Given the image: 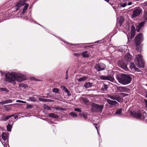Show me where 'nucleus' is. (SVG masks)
I'll return each instance as SVG.
<instances>
[{"label": "nucleus", "instance_id": "obj_12", "mask_svg": "<svg viewBox=\"0 0 147 147\" xmlns=\"http://www.w3.org/2000/svg\"><path fill=\"white\" fill-rule=\"evenodd\" d=\"M100 78L102 80H108L111 82H113L114 80V78L112 76H101L100 77Z\"/></svg>", "mask_w": 147, "mask_h": 147}, {"label": "nucleus", "instance_id": "obj_21", "mask_svg": "<svg viewBox=\"0 0 147 147\" xmlns=\"http://www.w3.org/2000/svg\"><path fill=\"white\" fill-rule=\"evenodd\" d=\"M83 56L85 57H88L89 56V55L88 51H85L83 52L82 53Z\"/></svg>", "mask_w": 147, "mask_h": 147}, {"label": "nucleus", "instance_id": "obj_20", "mask_svg": "<svg viewBox=\"0 0 147 147\" xmlns=\"http://www.w3.org/2000/svg\"><path fill=\"white\" fill-rule=\"evenodd\" d=\"M92 84L90 82H87L84 85V86L86 88H88L92 86Z\"/></svg>", "mask_w": 147, "mask_h": 147}, {"label": "nucleus", "instance_id": "obj_24", "mask_svg": "<svg viewBox=\"0 0 147 147\" xmlns=\"http://www.w3.org/2000/svg\"><path fill=\"white\" fill-rule=\"evenodd\" d=\"M69 115L73 118L77 117L78 116L77 114L75 112H71L69 114Z\"/></svg>", "mask_w": 147, "mask_h": 147}, {"label": "nucleus", "instance_id": "obj_26", "mask_svg": "<svg viewBox=\"0 0 147 147\" xmlns=\"http://www.w3.org/2000/svg\"><path fill=\"white\" fill-rule=\"evenodd\" d=\"M49 116L53 118H57L58 117L57 115L54 113H50L49 114Z\"/></svg>", "mask_w": 147, "mask_h": 147}, {"label": "nucleus", "instance_id": "obj_47", "mask_svg": "<svg viewBox=\"0 0 147 147\" xmlns=\"http://www.w3.org/2000/svg\"><path fill=\"white\" fill-rule=\"evenodd\" d=\"M12 115H13V116L14 117V118L15 119H16L18 117V115L16 114Z\"/></svg>", "mask_w": 147, "mask_h": 147}, {"label": "nucleus", "instance_id": "obj_48", "mask_svg": "<svg viewBox=\"0 0 147 147\" xmlns=\"http://www.w3.org/2000/svg\"><path fill=\"white\" fill-rule=\"evenodd\" d=\"M24 85H25L23 84H19V86L22 87H25V86H24Z\"/></svg>", "mask_w": 147, "mask_h": 147}, {"label": "nucleus", "instance_id": "obj_41", "mask_svg": "<svg viewBox=\"0 0 147 147\" xmlns=\"http://www.w3.org/2000/svg\"><path fill=\"white\" fill-rule=\"evenodd\" d=\"M74 111L79 112L82 111L81 109L80 108H76L74 109Z\"/></svg>", "mask_w": 147, "mask_h": 147}, {"label": "nucleus", "instance_id": "obj_17", "mask_svg": "<svg viewBox=\"0 0 147 147\" xmlns=\"http://www.w3.org/2000/svg\"><path fill=\"white\" fill-rule=\"evenodd\" d=\"M119 65L121 68L127 71L128 69L127 65L124 63L123 62H120L119 63Z\"/></svg>", "mask_w": 147, "mask_h": 147}, {"label": "nucleus", "instance_id": "obj_55", "mask_svg": "<svg viewBox=\"0 0 147 147\" xmlns=\"http://www.w3.org/2000/svg\"><path fill=\"white\" fill-rule=\"evenodd\" d=\"M119 22V23H120V24H122V22H121V21H120V22Z\"/></svg>", "mask_w": 147, "mask_h": 147}, {"label": "nucleus", "instance_id": "obj_35", "mask_svg": "<svg viewBox=\"0 0 147 147\" xmlns=\"http://www.w3.org/2000/svg\"><path fill=\"white\" fill-rule=\"evenodd\" d=\"M52 91L53 92L56 93H59V90L58 88H54L53 89Z\"/></svg>", "mask_w": 147, "mask_h": 147}, {"label": "nucleus", "instance_id": "obj_38", "mask_svg": "<svg viewBox=\"0 0 147 147\" xmlns=\"http://www.w3.org/2000/svg\"><path fill=\"white\" fill-rule=\"evenodd\" d=\"M0 90L7 92H8V90L7 89V88H0Z\"/></svg>", "mask_w": 147, "mask_h": 147}, {"label": "nucleus", "instance_id": "obj_28", "mask_svg": "<svg viewBox=\"0 0 147 147\" xmlns=\"http://www.w3.org/2000/svg\"><path fill=\"white\" fill-rule=\"evenodd\" d=\"M61 88L63 89L67 93L68 95H69V92L67 89L65 87V86H61Z\"/></svg>", "mask_w": 147, "mask_h": 147}, {"label": "nucleus", "instance_id": "obj_23", "mask_svg": "<svg viewBox=\"0 0 147 147\" xmlns=\"http://www.w3.org/2000/svg\"><path fill=\"white\" fill-rule=\"evenodd\" d=\"M25 5L24 6V8H23L22 11V13L24 14L26 12V10L27 9V8L29 6V4L25 3Z\"/></svg>", "mask_w": 147, "mask_h": 147}, {"label": "nucleus", "instance_id": "obj_43", "mask_svg": "<svg viewBox=\"0 0 147 147\" xmlns=\"http://www.w3.org/2000/svg\"><path fill=\"white\" fill-rule=\"evenodd\" d=\"M30 79L31 80H35V81H39L40 80H38L36 79L35 78H34V77H31V78H30Z\"/></svg>", "mask_w": 147, "mask_h": 147}, {"label": "nucleus", "instance_id": "obj_32", "mask_svg": "<svg viewBox=\"0 0 147 147\" xmlns=\"http://www.w3.org/2000/svg\"><path fill=\"white\" fill-rule=\"evenodd\" d=\"M12 126L10 124H8L7 126V129L8 131H11Z\"/></svg>", "mask_w": 147, "mask_h": 147}, {"label": "nucleus", "instance_id": "obj_1", "mask_svg": "<svg viewBox=\"0 0 147 147\" xmlns=\"http://www.w3.org/2000/svg\"><path fill=\"white\" fill-rule=\"evenodd\" d=\"M5 81L13 85L16 84L15 81L21 82L25 80L23 75L15 72H8L5 74Z\"/></svg>", "mask_w": 147, "mask_h": 147}, {"label": "nucleus", "instance_id": "obj_8", "mask_svg": "<svg viewBox=\"0 0 147 147\" xmlns=\"http://www.w3.org/2000/svg\"><path fill=\"white\" fill-rule=\"evenodd\" d=\"M141 11L142 9L139 7H137L135 8L133 11V13L131 15L132 17L134 18L139 16Z\"/></svg>", "mask_w": 147, "mask_h": 147}, {"label": "nucleus", "instance_id": "obj_22", "mask_svg": "<svg viewBox=\"0 0 147 147\" xmlns=\"http://www.w3.org/2000/svg\"><path fill=\"white\" fill-rule=\"evenodd\" d=\"M13 117V115H10L8 116H7L5 117H2L1 119V121H6L7 120L9 119L10 117Z\"/></svg>", "mask_w": 147, "mask_h": 147}, {"label": "nucleus", "instance_id": "obj_7", "mask_svg": "<svg viewBox=\"0 0 147 147\" xmlns=\"http://www.w3.org/2000/svg\"><path fill=\"white\" fill-rule=\"evenodd\" d=\"M108 97L112 99L116 100L119 102H121L123 101V99L117 95L115 94H113L112 95H108Z\"/></svg>", "mask_w": 147, "mask_h": 147}, {"label": "nucleus", "instance_id": "obj_44", "mask_svg": "<svg viewBox=\"0 0 147 147\" xmlns=\"http://www.w3.org/2000/svg\"><path fill=\"white\" fill-rule=\"evenodd\" d=\"M121 94L122 96L124 97L127 96L128 95V94H125L123 93H121Z\"/></svg>", "mask_w": 147, "mask_h": 147}, {"label": "nucleus", "instance_id": "obj_46", "mask_svg": "<svg viewBox=\"0 0 147 147\" xmlns=\"http://www.w3.org/2000/svg\"><path fill=\"white\" fill-rule=\"evenodd\" d=\"M6 104V101H3L2 102H0V105H3V104Z\"/></svg>", "mask_w": 147, "mask_h": 147}, {"label": "nucleus", "instance_id": "obj_31", "mask_svg": "<svg viewBox=\"0 0 147 147\" xmlns=\"http://www.w3.org/2000/svg\"><path fill=\"white\" fill-rule=\"evenodd\" d=\"M87 79V78L86 77H82L78 79V81L79 82H81L82 81H84L85 80Z\"/></svg>", "mask_w": 147, "mask_h": 147}, {"label": "nucleus", "instance_id": "obj_45", "mask_svg": "<svg viewBox=\"0 0 147 147\" xmlns=\"http://www.w3.org/2000/svg\"><path fill=\"white\" fill-rule=\"evenodd\" d=\"M30 98L31 101L35 102L36 101V99L33 97H31Z\"/></svg>", "mask_w": 147, "mask_h": 147}, {"label": "nucleus", "instance_id": "obj_56", "mask_svg": "<svg viewBox=\"0 0 147 147\" xmlns=\"http://www.w3.org/2000/svg\"><path fill=\"white\" fill-rule=\"evenodd\" d=\"M70 44L71 45H73V44Z\"/></svg>", "mask_w": 147, "mask_h": 147}, {"label": "nucleus", "instance_id": "obj_13", "mask_svg": "<svg viewBox=\"0 0 147 147\" xmlns=\"http://www.w3.org/2000/svg\"><path fill=\"white\" fill-rule=\"evenodd\" d=\"M106 100L108 103L110 105L115 106L117 105V106H118L119 104L116 101L112 100L109 99H106Z\"/></svg>", "mask_w": 147, "mask_h": 147}, {"label": "nucleus", "instance_id": "obj_14", "mask_svg": "<svg viewBox=\"0 0 147 147\" xmlns=\"http://www.w3.org/2000/svg\"><path fill=\"white\" fill-rule=\"evenodd\" d=\"M2 136L3 140L4 141V142L5 144L6 145L8 143V141L6 134L4 132H2Z\"/></svg>", "mask_w": 147, "mask_h": 147}, {"label": "nucleus", "instance_id": "obj_39", "mask_svg": "<svg viewBox=\"0 0 147 147\" xmlns=\"http://www.w3.org/2000/svg\"><path fill=\"white\" fill-rule=\"evenodd\" d=\"M17 102H19L20 103H26V102L25 101H22L20 100H17L16 101Z\"/></svg>", "mask_w": 147, "mask_h": 147}, {"label": "nucleus", "instance_id": "obj_40", "mask_svg": "<svg viewBox=\"0 0 147 147\" xmlns=\"http://www.w3.org/2000/svg\"><path fill=\"white\" fill-rule=\"evenodd\" d=\"M55 109L56 110L58 111H62L63 110V109L58 107H55Z\"/></svg>", "mask_w": 147, "mask_h": 147}, {"label": "nucleus", "instance_id": "obj_42", "mask_svg": "<svg viewBox=\"0 0 147 147\" xmlns=\"http://www.w3.org/2000/svg\"><path fill=\"white\" fill-rule=\"evenodd\" d=\"M6 102V104L8 103H11L12 102V100L11 99H9L8 100H5Z\"/></svg>", "mask_w": 147, "mask_h": 147}, {"label": "nucleus", "instance_id": "obj_11", "mask_svg": "<svg viewBox=\"0 0 147 147\" xmlns=\"http://www.w3.org/2000/svg\"><path fill=\"white\" fill-rule=\"evenodd\" d=\"M117 92H127L129 91L128 89L125 87H117Z\"/></svg>", "mask_w": 147, "mask_h": 147}, {"label": "nucleus", "instance_id": "obj_58", "mask_svg": "<svg viewBox=\"0 0 147 147\" xmlns=\"http://www.w3.org/2000/svg\"><path fill=\"white\" fill-rule=\"evenodd\" d=\"M119 1H121L122 0H119Z\"/></svg>", "mask_w": 147, "mask_h": 147}, {"label": "nucleus", "instance_id": "obj_54", "mask_svg": "<svg viewBox=\"0 0 147 147\" xmlns=\"http://www.w3.org/2000/svg\"><path fill=\"white\" fill-rule=\"evenodd\" d=\"M65 78L66 79H67L68 78V76H66V77H65Z\"/></svg>", "mask_w": 147, "mask_h": 147}, {"label": "nucleus", "instance_id": "obj_53", "mask_svg": "<svg viewBox=\"0 0 147 147\" xmlns=\"http://www.w3.org/2000/svg\"><path fill=\"white\" fill-rule=\"evenodd\" d=\"M132 3L131 2H129V3H128L127 4H128V5H131L132 4Z\"/></svg>", "mask_w": 147, "mask_h": 147}, {"label": "nucleus", "instance_id": "obj_2", "mask_svg": "<svg viewBox=\"0 0 147 147\" xmlns=\"http://www.w3.org/2000/svg\"><path fill=\"white\" fill-rule=\"evenodd\" d=\"M116 78L119 83L123 85L129 84L132 80V78L129 75L124 74H121L120 76H117Z\"/></svg>", "mask_w": 147, "mask_h": 147}, {"label": "nucleus", "instance_id": "obj_57", "mask_svg": "<svg viewBox=\"0 0 147 147\" xmlns=\"http://www.w3.org/2000/svg\"><path fill=\"white\" fill-rule=\"evenodd\" d=\"M79 45V44H76V45Z\"/></svg>", "mask_w": 147, "mask_h": 147}, {"label": "nucleus", "instance_id": "obj_16", "mask_svg": "<svg viewBox=\"0 0 147 147\" xmlns=\"http://www.w3.org/2000/svg\"><path fill=\"white\" fill-rule=\"evenodd\" d=\"M130 68L131 70L133 71H139L138 69L135 67V65L133 63H131Z\"/></svg>", "mask_w": 147, "mask_h": 147}, {"label": "nucleus", "instance_id": "obj_27", "mask_svg": "<svg viewBox=\"0 0 147 147\" xmlns=\"http://www.w3.org/2000/svg\"><path fill=\"white\" fill-rule=\"evenodd\" d=\"M81 100H83L85 103H86L89 101L88 100L85 98L81 97Z\"/></svg>", "mask_w": 147, "mask_h": 147}, {"label": "nucleus", "instance_id": "obj_18", "mask_svg": "<svg viewBox=\"0 0 147 147\" xmlns=\"http://www.w3.org/2000/svg\"><path fill=\"white\" fill-rule=\"evenodd\" d=\"M145 24V22H143L139 24L136 27V31L138 32L140 31V30L141 29V27L144 26Z\"/></svg>", "mask_w": 147, "mask_h": 147}, {"label": "nucleus", "instance_id": "obj_9", "mask_svg": "<svg viewBox=\"0 0 147 147\" xmlns=\"http://www.w3.org/2000/svg\"><path fill=\"white\" fill-rule=\"evenodd\" d=\"M106 67L105 65L102 63H98L96 64L95 66V68L98 71H100L105 69Z\"/></svg>", "mask_w": 147, "mask_h": 147}, {"label": "nucleus", "instance_id": "obj_19", "mask_svg": "<svg viewBox=\"0 0 147 147\" xmlns=\"http://www.w3.org/2000/svg\"><path fill=\"white\" fill-rule=\"evenodd\" d=\"M131 56L129 54H127L124 56L125 59L127 61H130L131 60Z\"/></svg>", "mask_w": 147, "mask_h": 147}, {"label": "nucleus", "instance_id": "obj_15", "mask_svg": "<svg viewBox=\"0 0 147 147\" xmlns=\"http://www.w3.org/2000/svg\"><path fill=\"white\" fill-rule=\"evenodd\" d=\"M144 18L145 20L147 19V1L144 3Z\"/></svg>", "mask_w": 147, "mask_h": 147}, {"label": "nucleus", "instance_id": "obj_3", "mask_svg": "<svg viewBox=\"0 0 147 147\" xmlns=\"http://www.w3.org/2000/svg\"><path fill=\"white\" fill-rule=\"evenodd\" d=\"M143 36L142 34H139L136 37L135 40V43L136 45L137 50L139 52L141 51L140 47H138V46L140 45L143 40Z\"/></svg>", "mask_w": 147, "mask_h": 147}, {"label": "nucleus", "instance_id": "obj_49", "mask_svg": "<svg viewBox=\"0 0 147 147\" xmlns=\"http://www.w3.org/2000/svg\"><path fill=\"white\" fill-rule=\"evenodd\" d=\"M74 56H77V57L79 56L80 55V54H79V53H74Z\"/></svg>", "mask_w": 147, "mask_h": 147}, {"label": "nucleus", "instance_id": "obj_36", "mask_svg": "<svg viewBox=\"0 0 147 147\" xmlns=\"http://www.w3.org/2000/svg\"><path fill=\"white\" fill-rule=\"evenodd\" d=\"M33 106L30 104H27L26 107V109H31L32 108Z\"/></svg>", "mask_w": 147, "mask_h": 147}, {"label": "nucleus", "instance_id": "obj_30", "mask_svg": "<svg viewBox=\"0 0 147 147\" xmlns=\"http://www.w3.org/2000/svg\"><path fill=\"white\" fill-rule=\"evenodd\" d=\"M108 88V86L107 85L105 84L102 87V90L103 91H106Z\"/></svg>", "mask_w": 147, "mask_h": 147}, {"label": "nucleus", "instance_id": "obj_5", "mask_svg": "<svg viewBox=\"0 0 147 147\" xmlns=\"http://www.w3.org/2000/svg\"><path fill=\"white\" fill-rule=\"evenodd\" d=\"M103 105H99L96 104H93L92 105L91 110L93 112H102L103 108Z\"/></svg>", "mask_w": 147, "mask_h": 147}, {"label": "nucleus", "instance_id": "obj_4", "mask_svg": "<svg viewBox=\"0 0 147 147\" xmlns=\"http://www.w3.org/2000/svg\"><path fill=\"white\" fill-rule=\"evenodd\" d=\"M135 61L139 67H144V63L142 60V56L140 55H136Z\"/></svg>", "mask_w": 147, "mask_h": 147}, {"label": "nucleus", "instance_id": "obj_34", "mask_svg": "<svg viewBox=\"0 0 147 147\" xmlns=\"http://www.w3.org/2000/svg\"><path fill=\"white\" fill-rule=\"evenodd\" d=\"M131 38L132 39L134 36L135 35V30H131Z\"/></svg>", "mask_w": 147, "mask_h": 147}, {"label": "nucleus", "instance_id": "obj_50", "mask_svg": "<svg viewBox=\"0 0 147 147\" xmlns=\"http://www.w3.org/2000/svg\"><path fill=\"white\" fill-rule=\"evenodd\" d=\"M47 102H53V100L49 99H47Z\"/></svg>", "mask_w": 147, "mask_h": 147}, {"label": "nucleus", "instance_id": "obj_51", "mask_svg": "<svg viewBox=\"0 0 147 147\" xmlns=\"http://www.w3.org/2000/svg\"><path fill=\"white\" fill-rule=\"evenodd\" d=\"M144 101L145 103L146 107L147 108V100L146 99H144Z\"/></svg>", "mask_w": 147, "mask_h": 147}, {"label": "nucleus", "instance_id": "obj_6", "mask_svg": "<svg viewBox=\"0 0 147 147\" xmlns=\"http://www.w3.org/2000/svg\"><path fill=\"white\" fill-rule=\"evenodd\" d=\"M131 114L134 117L137 119L140 118L141 117H142L143 118H145L146 115V113H144L143 116L139 111L131 112Z\"/></svg>", "mask_w": 147, "mask_h": 147}, {"label": "nucleus", "instance_id": "obj_52", "mask_svg": "<svg viewBox=\"0 0 147 147\" xmlns=\"http://www.w3.org/2000/svg\"><path fill=\"white\" fill-rule=\"evenodd\" d=\"M131 29H132V30H135V27L134 26H132V27H131Z\"/></svg>", "mask_w": 147, "mask_h": 147}, {"label": "nucleus", "instance_id": "obj_33", "mask_svg": "<svg viewBox=\"0 0 147 147\" xmlns=\"http://www.w3.org/2000/svg\"><path fill=\"white\" fill-rule=\"evenodd\" d=\"M94 125L95 126V127L96 129H97L98 134H99V132H98L99 131V130H98V128L99 127V124H98V123H97V124L95 123V124H94Z\"/></svg>", "mask_w": 147, "mask_h": 147}, {"label": "nucleus", "instance_id": "obj_10", "mask_svg": "<svg viewBox=\"0 0 147 147\" xmlns=\"http://www.w3.org/2000/svg\"><path fill=\"white\" fill-rule=\"evenodd\" d=\"M26 0L20 1L17 3L16 6V11L18 10L21 7L23 6L25 4Z\"/></svg>", "mask_w": 147, "mask_h": 147}, {"label": "nucleus", "instance_id": "obj_25", "mask_svg": "<svg viewBox=\"0 0 147 147\" xmlns=\"http://www.w3.org/2000/svg\"><path fill=\"white\" fill-rule=\"evenodd\" d=\"M124 1H125V2L124 3H123L122 2H121L120 3V4H119V5H120V6L122 7H125L126 5H127V1H125V0H124Z\"/></svg>", "mask_w": 147, "mask_h": 147}, {"label": "nucleus", "instance_id": "obj_37", "mask_svg": "<svg viewBox=\"0 0 147 147\" xmlns=\"http://www.w3.org/2000/svg\"><path fill=\"white\" fill-rule=\"evenodd\" d=\"M39 100L40 101H42L44 102H47V99L43 98H39Z\"/></svg>", "mask_w": 147, "mask_h": 147}, {"label": "nucleus", "instance_id": "obj_29", "mask_svg": "<svg viewBox=\"0 0 147 147\" xmlns=\"http://www.w3.org/2000/svg\"><path fill=\"white\" fill-rule=\"evenodd\" d=\"M122 112V109H117L115 114L117 115H120L121 113Z\"/></svg>", "mask_w": 147, "mask_h": 147}]
</instances>
